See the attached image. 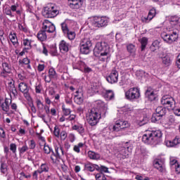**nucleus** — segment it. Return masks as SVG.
Listing matches in <instances>:
<instances>
[{"label": "nucleus", "instance_id": "nucleus-45", "mask_svg": "<svg viewBox=\"0 0 180 180\" xmlns=\"http://www.w3.org/2000/svg\"><path fill=\"white\" fill-rule=\"evenodd\" d=\"M66 34L68 39H69V40H74V39H75V32L73 31H68V33L65 34Z\"/></svg>", "mask_w": 180, "mask_h": 180}, {"label": "nucleus", "instance_id": "nucleus-42", "mask_svg": "<svg viewBox=\"0 0 180 180\" xmlns=\"http://www.w3.org/2000/svg\"><path fill=\"white\" fill-rule=\"evenodd\" d=\"M161 116L159 115L158 114L153 113L151 117V121L153 122V123H157V122H159V120H161Z\"/></svg>", "mask_w": 180, "mask_h": 180}, {"label": "nucleus", "instance_id": "nucleus-53", "mask_svg": "<svg viewBox=\"0 0 180 180\" xmlns=\"http://www.w3.org/2000/svg\"><path fill=\"white\" fill-rule=\"evenodd\" d=\"M53 134H54V136H56L58 139H59L60 133V128H58V127L56 126V127H54Z\"/></svg>", "mask_w": 180, "mask_h": 180}, {"label": "nucleus", "instance_id": "nucleus-57", "mask_svg": "<svg viewBox=\"0 0 180 180\" xmlns=\"http://www.w3.org/2000/svg\"><path fill=\"white\" fill-rule=\"evenodd\" d=\"M27 150H29V148L27 147V146H23L22 148L19 149L20 154H25V153H26Z\"/></svg>", "mask_w": 180, "mask_h": 180}, {"label": "nucleus", "instance_id": "nucleus-37", "mask_svg": "<svg viewBox=\"0 0 180 180\" xmlns=\"http://www.w3.org/2000/svg\"><path fill=\"white\" fill-rule=\"evenodd\" d=\"M74 101L77 105H82V103H84V98L82 97V96L77 94L75 96Z\"/></svg>", "mask_w": 180, "mask_h": 180}, {"label": "nucleus", "instance_id": "nucleus-32", "mask_svg": "<svg viewBox=\"0 0 180 180\" xmlns=\"http://www.w3.org/2000/svg\"><path fill=\"white\" fill-rule=\"evenodd\" d=\"M39 170L40 171L41 174H43V172H49L50 171V167H49V164L47 163H42L39 168Z\"/></svg>", "mask_w": 180, "mask_h": 180}, {"label": "nucleus", "instance_id": "nucleus-52", "mask_svg": "<svg viewBox=\"0 0 180 180\" xmlns=\"http://www.w3.org/2000/svg\"><path fill=\"white\" fill-rule=\"evenodd\" d=\"M141 20L142 23H150V22H151L152 20L150 19L149 15H148L147 17L142 16Z\"/></svg>", "mask_w": 180, "mask_h": 180}, {"label": "nucleus", "instance_id": "nucleus-28", "mask_svg": "<svg viewBox=\"0 0 180 180\" xmlns=\"http://www.w3.org/2000/svg\"><path fill=\"white\" fill-rule=\"evenodd\" d=\"M55 153L52 151V154L56 158H60V155H64V150H63V147H56L55 148Z\"/></svg>", "mask_w": 180, "mask_h": 180}, {"label": "nucleus", "instance_id": "nucleus-61", "mask_svg": "<svg viewBox=\"0 0 180 180\" xmlns=\"http://www.w3.org/2000/svg\"><path fill=\"white\" fill-rule=\"evenodd\" d=\"M176 164H179V163H178V160H176L174 158H170V165H174V167H175L176 165Z\"/></svg>", "mask_w": 180, "mask_h": 180}, {"label": "nucleus", "instance_id": "nucleus-48", "mask_svg": "<svg viewBox=\"0 0 180 180\" xmlns=\"http://www.w3.org/2000/svg\"><path fill=\"white\" fill-rule=\"evenodd\" d=\"M96 180H106V176L102 173H98L96 174Z\"/></svg>", "mask_w": 180, "mask_h": 180}, {"label": "nucleus", "instance_id": "nucleus-3", "mask_svg": "<svg viewBox=\"0 0 180 180\" xmlns=\"http://www.w3.org/2000/svg\"><path fill=\"white\" fill-rule=\"evenodd\" d=\"M162 132L160 130H148L142 136V141L148 146H157L161 141Z\"/></svg>", "mask_w": 180, "mask_h": 180}, {"label": "nucleus", "instance_id": "nucleus-46", "mask_svg": "<svg viewBox=\"0 0 180 180\" xmlns=\"http://www.w3.org/2000/svg\"><path fill=\"white\" fill-rule=\"evenodd\" d=\"M44 151L45 154H50V153H53V148L45 143L44 146Z\"/></svg>", "mask_w": 180, "mask_h": 180}, {"label": "nucleus", "instance_id": "nucleus-21", "mask_svg": "<svg viewBox=\"0 0 180 180\" xmlns=\"http://www.w3.org/2000/svg\"><path fill=\"white\" fill-rule=\"evenodd\" d=\"M60 51L65 54V53H68V50H70V44L67 43V41L62 40L59 44Z\"/></svg>", "mask_w": 180, "mask_h": 180}, {"label": "nucleus", "instance_id": "nucleus-59", "mask_svg": "<svg viewBox=\"0 0 180 180\" xmlns=\"http://www.w3.org/2000/svg\"><path fill=\"white\" fill-rule=\"evenodd\" d=\"M4 13L6 15L11 16V18H13V15H12V10L11 8H6L4 10Z\"/></svg>", "mask_w": 180, "mask_h": 180}, {"label": "nucleus", "instance_id": "nucleus-60", "mask_svg": "<svg viewBox=\"0 0 180 180\" xmlns=\"http://www.w3.org/2000/svg\"><path fill=\"white\" fill-rule=\"evenodd\" d=\"M11 105V108L14 110V112H17L18 111V105L15 103H10Z\"/></svg>", "mask_w": 180, "mask_h": 180}, {"label": "nucleus", "instance_id": "nucleus-15", "mask_svg": "<svg viewBox=\"0 0 180 180\" xmlns=\"http://www.w3.org/2000/svg\"><path fill=\"white\" fill-rule=\"evenodd\" d=\"M57 72L54 68H51L49 70V76L46 75L44 73L42 74V77L46 82H51V79H57Z\"/></svg>", "mask_w": 180, "mask_h": 180}, {"label": "nucleus", "instance_id": "nucleus-56", "mask_svg": "<svg viewBox=\"0 0 180 180\" xmlns=\"http://www.w3.org/2000/svg\"><path fill=\"white\" fill-rule=\"evenodd\" d=\"M67 132L65 131H62L60 134L59 137L61 140L64 141L67 139Z\"/></svg>", "mask_w": 180, "mask_h": 180}, {"label": "nucleus", "instance_id": "nucleus-34", "mask_svg": "<svg viewBox=\"0 0 180 180\" xmlns=\"http://www.w3.org/2000/svg\"><path fill=\"white\" fill-rule=\"evenodd\" d=\"M84 67H85V63L81 60L77 61V63L73 64V68H75V70H84Z\"/></svg>", "mask_w": 180, "mask_h": 180}, {"label": "nucleus", "instance_id": "nucleus-55", "mask_svg": "<svg viewBox=\"0 0 180 180\" xmlns=\"http://www.w3.org/2000/svg\"><path fill=\"white\" fill-rule=\"evenodd\" d=\"M25 6L27 8V12H29L30 13H33V6H32L30 4H25Z\"/></svg>", "mask_w": 180, "mask_h": 180}, {"label": "nucleus", "instance_id": "nucleus-12", "mask_svg": "<svg viewBox=\"0 0 180 180\" xmlns=\"http://www.w3.org/2000/svg\"><path fill=\"white\" fill-rule=\"evenodd\" d=\"M12 72V68L9 65V63L6 62H2L1 63V72H0V77L6 78L9 74Z\"/></svg>", "mask_w": 180, "mask_h": 180}, {"label": "nucleus", "instance_id": "nucleus-23", "mask_svg": "<svg viewBox=\"0 0 180 180\" xmlns=\"http://www.w3.org/2000/svg\"><path fill=\"white\" fill-rule=\"evenodd\" d=\"M153 165L155 168L158 169L160 172L164 171V168H165V165H164V162L161 160H155L153 162Z\"/></svg>", "mask_w": 180, "mask_h": 180}, {"label": "nucleus", "instance_id": "nucleus-2", "mask_svg": "<svg viewBox=\"0 0 180 180\" xmlns=\"http://www.w3.org/2000/svg\"><path fill=\"white\" fill-rule=\"evenodd\" d=\"M100 108L101 112H98L95 108L89 111L86 119L90 126H96L99 123V119L101 117H105V115H106V112L108 111V105L105 104V103H101Z\"/></svg>", "mask_w": 180, "mask_h": 180}, {"label": "nucleus", "instance_id": "nucleus-64", "mask_svg": "<svg viewBox=\"0 0 180 180\" xmlns=\"http://www.w3.org/2000/svg\"><path fill=\"white\" fill-rule=\"evenodd\" d=\"M176 65L178 68H180V53L177 56V60L176 61Z\"/></svg>", "mask_w": 180, "mask_h": 180}, {"label": "nucleus", "instance_id": "nucleus-36", "mask_svg": "<svg viewBox=\"0 0 180 180\" xmlns=\"http://www.w3.org/2000/svg\"><path fill=\"white\" fill-rule=\"evenodd\" d=\"M9 39L11 41V43L14 45V46H18V37L16 36V34L15 33H11L9 34Z\"/></svg>", "mask_w": 180, "mask_h": 180}, {"label": "nucleus", "instance_id": "nucleus-25", "mask_svg": "<svg viewBox=\"0 0 180 180\" xmlns=\"http://www.w3.org/2000/svg\"><path fill=\"white\" fill-rule=\"evenodd\" d=\"M146 95L151 102H153V101H155V98H157V94H155L153 90L150 88L147 89Z\"/></svg>", "mask_w": 180, "mask_h": 180}, {"label": "nucleus", "instance_id": "nucleus-22", "mask_svg": "<svg viewBox=\"0 0 180 180\" xmlns=\"http://www.w3.org/2000/svg\"><path fill=\"white\" fill-rule=\"evenodd\" d=\"M180 19L176 18V17H172L169 20L168 27L169 29H174L176 26H179Z\"/></svg>", "mask_w": 180, "mask_h": 180}, {"label": "nucleus", "instance_id": "nucleus-8", "mask_svg": "<svg viewBox=\"0 0 180 180\" xmlns=\"http://www.w3.org/2000/svg\"><path fill=\"white\" fill-rule=\"evenodd\" d=\"M108 22H109V20L105 16L93 17L91 19V25H92L94 27H103V26H108Z\"/></svg>", "mask_w": 180, "mask_h": 180}, {"label": "nucleus", "instance_id": "nucleus-17", "mask_svg": "<svg viewBox=\"0 0 180 180\" xmlns=\"http://www.w3.org/2000/svg\"><path fill=\"white\" fill-rule=\"evenodd\" d=\"M69 6L72 9H79L82 6V4H84V1L82 0H68Z\"/></svg>", "mask_w": 180, "mask_h": 180}, {"label": "nucleus", "instance_id": "nucleus-40", "mask_svg": "<svg viewBox=\"0 0 180 180\" xmlns=\"http://www.w3.org/2000/svg\"><path fill=\"white\" fill-rule=\"evenodd\" d=\"M127 51L131 54H134L136 53V46L132 44H129L127 46Z\"/></svg>", "mask_w": 180, "mask_h": 180}, {"label": "nucleus", "instance_id": "nucleus-41", "mask_svg": "<svg viewBox=\"0 0 180 180\" xmlns=\"http://www.w3.org/2000/svg\"><path fill=\"white\" fill-rule=\"evenodd\" d=\"M155 15H157V10L155 9V8H151L148 14V15H149L150 19H151L152 20L153 19H154V18H155Z\"/></svg>", "mask_w": 180, "mask_h": 180}, {"label": "nucleus", "instance_id": "nucleus-47", "mask_svg": "<svg viewBox=\"0 0 180 180\" xmlns=\"http://www.w3.org/2000/svg\"><path fill=\"white\" fill-rule=\"evenodd\" d=\"M20 180H23L25 179H30V178H32V175H30V174H25V172H22L21 173H20Z\"/></svg>", "mask_w": 180, "mask_h": 180}, {"label": "nucleus", "instance_id": "nucleus-51", "mask_svg": "<svg viewBox=\"0 0 180 180\" xmlns=\"http://www.w3.org/2000/svg\"><path fill=\"white\" fill-rule=\"evenodd\" d=\"M18 27L19 30H21V32H24V33H27V27H26V25H25V24H18Z\"/></svg>", "mask_w": 180, "mask_h": 180}, {"label": "nucleus", "instance_id": "nucleus-27", "mask_svg": "<svg viewBox=\"0 0 180 180\" xmlns=\"http://www.w3.org/2000/svg\"><path fill=\"white\" fill-rule=\"evenodd\" d=\"M87 155L90 160H99V158H101V155H99V153H95L92 150L88 151Z\"/></svg>", "mask_w": 180, "mask_h": 180}, {"label": "nucleus", "instance_id": "nucleus-39", "mask_svg": "<svg viewBox=\"0 0 180 180\" xmlns=\"http://www.w3.org/2000/svg\"><path fill=\"white\" fill-rule=\"evenodd\" d=\"M147 43H148V39L146 37H143L141 39V51L146 49V47L147 46Z\"/></svg>", "mask_w": 180, "mask_h": 180}, {"label": "nucleus", "instance_id": "nucleus-6", "mask_svg": "<svg viewBox=\"0 0 180 180\" xmlns=\"http://www.w3.org/2000/svg\"><path fill=\"white\" fill-rule=\"evenodd\" d=\"M125 98L130 102H136L141 96L140 94V89L137 87H131L127 91H124Z\"/></svg>", "mask_w": 180, "mask_h": 180}, {"label": "nucleus", "instance_id": "nucleus-62", "mask_svg": "<svg viewBox=\"0 0 180 180\" xmlns=\"http://www.w3.org/2000/svg\"><path fill=\"white\" fill-rule=\"evenodd\" d=\"M29 147L31 150H33L34 148H36V143L34 142V141L31 140L30 141V145Z\"/></svg>", "mask_w": 180, "mask_h": 180}, {"label": "nucleus", "instance_id": "nucleus-50", "mask_svg": "<svg viewBox=\"0 0 180 180\" xmlns=\"http://www.w3.org/2000/svg\"><path fill=\"white\" fill-rule=\"evenodd\" d=\"M62 110L64 113V116H69V115H71V109L65 108V106L63 105Z\"/></svg>", "mask_w": 180, "mask_h": 180}, {"label": "nucleus", "instance_id": "nucleus-43", "mask_svg": "<svg viewBox=\"0 0 180 180\" xmlns=\"http://www.w3.org/2000/svg\"><path fill=\"white\" fill-rule=\"evenodd\" d=\"M147 123H148V117H143L138 121V124L139 126H144V124H147Z\"/></svg>", "mask_w": 180, "mask_h": 180}, {"label": "nucleus", "instance_id": "nucleus-24", "mask_svg": "<svg viewBox=\"0 0 180 180\" xmlns=\"http://www.w3.org/2000/svg\"><path fill=\"white\" fill-rule=\"evenodd\" d=\"M165 144L167 147H175V146H178V144L180 143V139L178 137H176L172 141H165Z\"/></svg>", "mask_w": 180, "mask_h": 180}, {"label": "nucleus", "instance_id": "nucleus-5", "mask_svg": "<svg viewBox=\"0 0 180 180\" xmlns=\"http://www.w3.org/2000/svg\"><path fill=\"white\" fill-rule=\"evenodd\" d=\"M60 13L58 8L54 4H48L42 11V15L44 18H56Z\"/></svg>", "mask_w": 180, "mask_h": 180}, {"label": "nucleus", "instance_id": "nucleus-29", "mask_svg": "<svg viewBox=\"0 0 180 180\" xmlns=\"http://www.w3.org/2000/svg\"><path fill=\"white\" fill-rule=\"evenodd\" d=\"M72 130H76V131L82 136L85 133V129H84V126H82V124L74 125L72 127Z\"/></svg>", "mask_w": 180, "mask_h": 180}, {"label": "nucleus", "instance_id": "nucleus-44", "mask_svg": "<svg viewBox=\"0 0 180 180\" xmlns=\"http://www.w3.org/2000/svg\"><path fill=\"white\" fill-rule=\"evenodd\" d=\"M23 43V46H25V47H27V49H31L32 48V40L29 39H23L22 41Z\"/></svg>", "mask_w": 180, "mask_h": 180}, {"label": "nucleus", "instance_id": "nucleus-9", "mask_svg": "<svg viewBox=\"0 0 180 180\" xmlns=\"http://www.w3.org/2000/svg\"><path fill=\"white\" fill-rule=\"evenodd\" d=\"M161 37L166 43L169 44H172L174 41H176L178 39V32L173 31L172 33L168 34L167 32H162L161 34Z\"/></svg>", "mask_w": 180, "mask_h": 180}, {"label": "nucleus", "instance_id": "nucleus-35", "mask_svg": "<svg viewBox=\"0 0 180 180\" xmlns=\"http://www.w3.org/2000/svg\"><path fill=\"white\" fill-rule=\"evenodd\" d=\"M1 172L2 174H6V172H8V165H6V163H5V162H4V158H1Z\"/></svg>", "mask_w": 180, "mask_h": 180}, {"label": "nucleus", "instance_id": "nucleus-1", "mask_svg": "<svg viewBox=\"0 0 180 180\" xmlns=\"http://www.w3.org/2000/svg\"><path fill=\"white\" fill-rule=\"evenodd\" d=\"M95 57H98L99 61L108 63L110 61V48L105 41H99L96 44L94 49Z\"/></svg>", "mask_w": 180, "mask_h": 180}, {"label": "nucleus", "instance_id": "nucleus-10", "mask_svg": "<svg viewBox=\"0 0 180 180\" xmlns=\"http://www.w3.org/2000/svg\"><path fill=\"white\" fill-rule=\"evenodd\" d=\"M161 103L166 106L169 110H174L175 108V100L169 96H164L161 99Z\"/></svg>", "mask_w": 180, "mask_h": 180}, {"label": "nucleus", "instance_id": "nucleus-14", "mask_svg": "<svg viewBox=\"0 0 180 180\" xmlns=\"http://www.w3.org/2000/svg\"><path fill=\"white\" fill-rule=\"evenodd\" d=\"M130 127V124L127 121H122L120 120L116 121L115 124L113 126L114 131H120L123 129Z\"/></svg>", "mask_w": 180, "mask_h": 180}, {"label": "nucleus", "instance_id": "nucleus-16", "mask_svg": "<svg viewBox=\"0 0 180 180\" xmlns=\"http://www.w3.org/2000/svg\"><path fill=\"white\" fill-rule=\"evenodd\" d=\"M109 84H116L119 80V73L116 70H112V72L106 77Z\"/></svg>", "mask_w": 180, "mask_h": 180}, {"label": "nucleus", "instance_id": "nucleus-11", "mask_svg": "<svg viewBox=\"0 0 180 180\" xmlns=\"http://www.w3.org/2000/svg\"><path fill=\"white\" fill-rule=\"evenodd\" d=\"M11 103H12V99L4 97H0V108L1 110L8 113L11 109Z\"/></svg>", "mask_w": 180, "mask_h": 180}, {"label": "nucleus", "instance_id": "nucleus-30", "mask_svg": "<svg viewBox=\"0 0 180 180\" xmlns=\"http://www.w3.org/2000/svg\"><path fill=\"white\" fill-rule=\"evenodd\" d=\"M160 43H161V41H160V40H158V39L155 40V41L152 43L151 46H150V51H156V50H158V49H160Z\"/></svg>", "mask_w": 180, "mask_h": 180}, {"label": "nucleus", "instance_id": "nucleus-19", "mask_svg": "<svg viewBox=\"0 0 180 180\" xmlns=\"http://www.w3.org/2000/svg\"><path fill=\"white\" fill-rule=\"evenodd\" d=\"M7 89L13 95L14 98L18 96V90H16V87H15V81L11 79L8 83Z\"/></svg>", "mask_w": 180, "mask_h": 180}, {"label": "nucleus", "instance_id": "nucleus-4", "mask_svg": "<svg viewBox=\"0 0 180 180\" xmlns=\"http://www.w3.org/2000/svg\"><path fill=\"white\" fill-rule=\"evenodd\" d=\"M42 29L43 30L39 31L37 34V39L40 41L47 40V34H46V32L48 33H54L56 32V26L48 20H44Z\"/></svg>", "mask_w": 180, "mask_h": 180}, {"label": "nucleus", "instance_id": "nucleus-33", "mask_svg": "<svg viewBox=\"0 0 180 180\" xmlns=\"http://www.w3.org/2000/svg\"><path fill=\"white\" fill-rule=\"evenodd\" d=\"M84 146H85V143L82 142L77 143V145H75L73 147V151H75V153H77V154H79L81 153V148H82Z\"/></svg>", "mask_w": 180, "mask_h": 180}, {"label": "nucleus", "instance_id": "nucleus-7", "mask_svg": "<svg viewBox=\"0 0 180 180\" xmlns=\"http://www.w3.org/2000/svg\"><path fill=\"white\" fill-rule=\"evenodd\" d=\"M92 47V42L89 38H84L81 40L79 44L80 53L82 54H89Z\"/></svg>", "mask_w": 180, "mask_h": 180}, {"label": "nucleus", "instance_id": "nucleus-20", "mask_svg": "<svg viewBox=\"0 0 180 180\" xmlns=\"http://www.w3.org/2000/svg\"><path fill=\"white\" fill-rule=\"evenodd\" d=\"M102 96L106 101H112L115 99V93L112 90H104L102 93Z\"/></svg>", "mask_w": 180, "mask_h": 180}, {"label": "nucleus", "instance_id": "nucleus-26", "mask_svg": "<svg viewBox=\"0 0 180 180\" xmlns=\"http://www.w3.org/2000/svg\"><path fill=\"white\" fill-rule=\"evenodd\" d=\"M162 64L166 67H169L171 63H172V59H171V56L169 54H166L163 57H162Z\"/></svg>", "mask_w": 180, "mask_h": 180}, {"label": "nucleus", "instance_id": "nucleus-63", "mask_svg": "<svg viewBox=\"0 0 180 180\" xmlns=\"http://www.w3.org/2000/svg\"><path fill=\"white\" fill-rule=\"evenodd\" d=\"M10 150L13 152V153H16V144L15 143H11L10 145Z\"/></svg>", "mask_w": 180, "mask_h": 180}, {"label": "nucleus", "instance_id": "nucleus-54", "mask_svg": "<svg viewBox=\"0 0 180 180\" xmlns=\"http://www.w3.org/2000/svg\"><path fill=\"white\" fill-rule=\"evenodd\" d=\"M36 103H37V106L38 109L41 110V109H43V108H44V105L43 104L41 101L37 99L36 101Z\"/></svg>", "mask_w": 180, "mask_h": 180}, {"label": "nucleus", "instance_id": "nucleus-38", "mask_svg": "<svg viewBox=\"0 0 180 180\" xmlns=\"http://www.w3.org/2000/svg\"><path fill=\"white\" fill-rule=\"evenodd\" d=\"M84 169H86V171H89V172H94V171H95V167H94V164L86 163L84 165Z\"/></svg>", "mask_w": 180, "mask_h": 180}, {"label": "nucleus", "instance_id": "nucleus-58", "mask_svg": "<svg viewBox=\"0 0 180 180\" xmlns=\"http://www.w3.org/2000/svg\"><path fill=\"white\" fill-rule=\"evenodd\" d=\"M19 63L25 64L26 65H27V64L30 63V60L27 58H23V60H20Z\"/></svg>", "mask_w": 180, "mask_h": 180}, {"label": "nucleus", "instance_id": "nucleus-18", "mask_svg": "<svg viewBox=\"0 0 180 180\" xmlns=\"http://www.w3.org/2000/svg\"><path fill=\"white\" fill-rule=\"evenodd\" d=\"M18 89L20 92H22V94H24L25 98L29 96V86H27V84L25 82H20L18 84Z\"/></svg>", "mask_w": 180, "mask_h": 180}, {"label": "nucleus", "instance_id": "nucleus-49", "mask_svg": "<svg viewBox=\"0 0 180 180\" xmlns=\"http://www.w3.org/2000/svg\"><path fill=\"white\" fill-rule=\"evenodd\" d=\"M61 29L64 34H65L66 33H68V32L70 31V30L68 29V26L65 22L61 23Z\"/></svg>", "mask_w": 180, "mask_h": 180}, {"label": "nucleus", "instance_id": "nucleus-13", "mask_svg": "<svg viewBox=\"0 0 180 180\" xmlns=\"http://www.w3.org/2000/svg\"><path fill=\"white\" fill-rule=\"evenodd\" d=\"M133 146L130 142H124L120 149V153L124 157H129V154L131 153Z\"/></svg>", "mask_w": 180, "mask_h": 180}, {"label": "nucleus", "instance_id": "nucleus-31", "mask_svg": "<svg viewBox=\"0 0 180 180\" xmlns=\"http://www.w3.org/2000/svg\"><path fill=\"white\" fill-rule=\"evenodd\" d=\"M155 112L157 115L162 117L167 113V108L160 106L156 108Z\"/></svg>", "mask_w": 180, "mask_h": 180}]
</instances>
